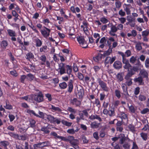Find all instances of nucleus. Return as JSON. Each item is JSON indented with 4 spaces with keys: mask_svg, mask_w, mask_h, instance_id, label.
<instances>
[{
    "mask_svg": "<svg viewBox=\"0 0 149 149\" xmlns=\"http://www.w3.org/2000/svg\"><path fill=\"white\" fill-rule=\"evenodd\" d=\"M119 138V143L122 145L123 148L125 149H130L131 146L130 143L132 141L129 139L126 138L125 135L123 134H120Z\"/></svg>",
    "mask_w": 149,
    "mask_h": 149,
    "instance_id": "obj_1",
    "label": "nucleus"
},
{
    "mask_svg": "<svg viewBox=\"0 0 149 149\" xmlns=\"http://www.w3.org/2000/svg\"><path fill=\"white\" fill-rule=\"evenodd\" d=\"M38 59L41 65H46L48 68H50V63L47 60V57L45 55H42L38 57Z\"/></svg>",
    "mask_w": 149,
    "mask_h": 149,
    "instance_id": "obj_2",
    "label": "nucleus"
},
{
    "mask_svg": "<svg viewBox=\"0 0 149 149\" xmlns=\"http://www.w3.org/2000/svg\"><path fill=\"white\" fill-rule=\"evenodd\" d=\"M97 81L102 89L106 92H108L109 90V88L107 86V84L104 81H102L100 79L98 78Z\"/></svg>",
    "mask_w": 149,
    "mask_h": 149,
    "instance_id": "obj_3",
    "label": "nucleus"
},
{
    "mask_svg": "<svg viewBox=\"0 0 149 149\" xmlns=\"http://www.w3.org/2000/svg\"><path fill=\"white\" fill-rule=\"evenodd\" d=\"M44 29H40V31L44 38H47L49 36L51 30L45 26H44Z\"/></svg>",
    "mask_w": 149,
    "mask_h": 149,
    "instance_id": "obj_4",
    "label": "nucleus"
},
{
    "mask_svg": "<svg viewBox=\"0 0 149 149\" xmlns=\"http://www.w3.org/2000/svg\"><path fill=\"white\" fill-rule=\"evenodd\" d=\"M77 40L80 46L84 48L88 47V45L84 38L82 36H78L77 37Z\"/></svg>",
    "mask_w": 149,
    "mask_h": 149,
    "instance_id": "obj_5",
    "label": "nucleus"
},
{
    "mask_svg": "<svg viewBox=\"0 0 149 149\" xmlns=\"http://www.w3.org/2000/svg\"><path fill=\"white\" fill-rule=\"evenodd\" d=\"M119 117L122 119V121L125 125H127L128 122L127 115L123 112H120L118 114Z\"/></svg>",
    "mask_w": 149,
    "mask_h": 149,
    "instance_id": "obj_6",
    "label": "nucleus"
},
{
    "mask_svg": "<svg viewBox=\"0 0 149 149\" xmlns=\"http://www.w3.org/2000/svg\"><path fill=\"white\" fill-rule=\"evenodd\" d=\"M48 108L49 109L51 110L52 112H55L58 113H61L62 110L58 107H55L54 105L49 104H48Z\"/></svg>",
    "mask_w": 149,
    "mask_h": 149,
    "instance_id": "obj_7",
    "label": "nucleus"
},
{
    "mask_svg": "<svg viewBox=\"0 0 149 149\" xmlns=\"http://www.w3.org/2000/svg\"><path fill=\"white\" fill-rule=\"evenodd\" d=\"M64 66L65 64L62 63H59L58 64V68L57 71L60 75H61L66 73V70Z\"/></svg>",
    "mask_w": 149,
    "mask_h": 149,
    "instance_id": "obj_8",
    "label": "nucleus"
},
{
    "mask_svg": "<svg viewBox=\"0 0 149 149\" xmlns=\"http://www.w3.org/2000/svg\"><path fill=\"white\" fill-rule=\"evenodd\" d=\"M34 100L38 102H40L43 101V95L41 92H39L37 95H35Z\"/></svg>",
    "mask_w": 149,
    "mask_h": 149,
    "instance_id": "obj_9",
    "label": "nucleus"
},
{
    "mask_svg": "<svg viewBox=\"0 0 149 149\" xmlns=\"http://www.w3.org/2000/svg\"><path fill=\"white\" fill-rule=\"evenodd\" d=\"M116 58L115 56H112V58L109 56L107 57L105 60L104 63L105 65H106L107 64L109 63L110 64L112 63L115 60Z\"/></svg>",
    "mask_w": 149,
    "mask_h": 149,
    "instance_id": "obj_10",
    "label": "nucleus"
},
{
    "mask_svg": "<svg viewBox=\"0 0 149 149\" xmlns=\"http://www.w3.org/2000/svg\"><path fill=\"white\" fill-rule=\"evenodd\" d=\"M70 104L76 107H79L81 104V102L76 98H74L70 100Z\"/></svg>",
    "mask_w": 149,
    "mask_h": 149,
    "instance_id": "obj_11",
    "label": "nucleus"
},
{
    "mask_svg": "<svg viewBox=\"0 0 149 149\" xmlns=\"http://www.w3.org/2000/svg\"><path fill=\"white\" fill-rule=\"evenodd\" d=\"M121 88L123 89V93L126 98H127L129 96L128 91L127 88L125 84L123 83L121 85Z\"/></svg>",
    "mask_w": 149,
    "mask_h": 149,
    "instance_id": "obj_12",
    "label": "nucleus"
},
{
    "mask_svg": "<svg viewBox=\"0 0 149 149\" xmlns=\"http://www.w3.org/2000/svg\"><path fill=\"white\" fill-rule=\"evenodd\" d=\"M118 29L116 27L115 25H112L111 28V29L109 32V34L112 36H115L116 35L115 33L116 32Z\"/></svg>",
    "mask_w": 149,
    "mask_h": 149,
    "instance_id": "obj_13",
    "label": "nucleus"
},
{
    "mask_svg": "<svg viewBox=\"0 0 149 149\" xmlns=\"http://www.w3.org/2000/svg\"><path fill=\"white\" fill-rule=\"evenodd\" d=\"M33 41L36 43V46L37 47H40L42 44L41 40L36 37L33 38Z\"/></svg>",
    "mask_w": 149,
    "mask_h": 149,
    "instance_id": "obj_14",
    "label": "nucleus"
},
{
    "mask_svg": "<svg viewBox=\"0 0 149 149\" xmlns=\"http://www.w3.org/2000/svg\"><path fill=\"white\" fill-rule=\"evenodd\" d=\"M124 6H125L124 10L126 12L127 14V15H130L131 14V10L130 7L131 6V5L124 3Z\"/></svg>",
    "mask_w": 149,
    "mask_h": 149,
    "instance_id": "obj_15",
    "label": "nucleus"
},
{
    "mask_svg": "<svg viewBox=\"0 0 149 149\" xmlns=\"http://www.w3.org/2000/svg\"><path fill=\"white\" fill-rule=\"evenodd\" d=\"M134 81L135 83H138L139 85L143 84V78L142 77L140 76L137 78H135L134 79Z\"/></svg>",
    "mask_w": 149,
    "mask_h": 149,
    "instance_id": "obj_16",
    "label": "nucleus"
},
{
    "mask_svg": "<svg viewBox=\"0 0 149 149\" xmlns=\"http://www.w3.org/2000/svg\"><path fill=\"white\" fill-rule=\"evenodd\" d=\"M8 45V42L6 41L5 40L2 41L0 43V46L2 50L3 51L5 50L7 46Z\"/></svg>",
    "mask_w": 149,
    "mask_h": 149,
    "instance_id": "obj_17",
    "label": "nucleus"
},
{
    "mask_svg": "<svg viewBox=\"0 0 149 149\" xmlns=\"http://www.w3.org/2000/svg\"><path fill=\"white\" fill-rule=\"evenodd\" d=\"M6 109L8 110H11L13 109L12 106L8 100H6V104L3 106Z\"/></svg>",
    "mask_w": 149,
    "mask_h": 149,
    "instance_id": "obj_18",
    "label": "nucleus"
},
{
    "mask_svg": "<svg viewBox=\"0 0 149 149\" xmlns=\"http://www.w3.org/2000/svg\"><path fill=\"white\" fill-rule=\"evenodd\" d=\"M73 81L72 80L69 81L68 84V91L70 93L72 91L73 86Z\"/></svg>",
    "mask_w": 149,
    "mask_h": 149,
    "instance_id": "obj_19",
    "label": "nucleus"
},
{
    "mask_svg": "<svg viewBox=\"0 0 149 149\" xmlns=\"http://www.w3.org/2000/svg\"><path fill=\"white\" fill-rule=\"evenodd\" d=\"M113 66L116 69H119L122 67L121 63L119 61H116L114 63Z\"/></svg>",
    "mask_w": 149,
    "mask_h": 149,
    "instance_id": "obj_20",
    "label": "nucleus"
},
{
    "mask_svg": "<svg viewBox=\"0 0 149 149\" xmlns=\"http://www.w3.org/2000/svg\"><path fill=\"white\" fill-rule=\"evenodd\" d=\"M7 33L10 37H15L16 36V33L15 31L10 29H7Z\"/></svg>",
    "mask_w": 149,
    "mask_h": 149,
    "instance_id": "obj_21",
    "label": "nucleus"
},
{
    "mask_svg": "<svg viewBox=\"0 0 149 149\" xmlns=\"http://www.w3.org/2000/svg\"><path fill=\"white\" fill-rule=\"evenodd\" d=\"M89 118L91 120H94V119H97L99 121H102V119L101 118L98 116L96 114L95 115H91L89 117Z\"/></svg>",
    "mask_w": 149,
    "mask_h": 149,
    "instance_id": "obj_22",
    "label": "nucleus"
},
{
    "mask_svg": "<svg viewBox=\"0 0 149 149\" xmlns=\"http://www.w3.org/2000/svg\"><path fill=\"white\" fill-rule=\"evenodd\" d=\"M34 57V55L33 53L29 52L26 54L25 58L27 60L30 61V59L33 58Z\"/></svg>",
    "mask_w": 149,
    "mask_h": 149,
    "instance_id": "obj_23",
    "label": "nucleus"
},
{
    "mask_svg": "<svg viewBox=\"0 0 149 149\" xmlns=\"http://www.w3.org/2000/svg\"><path fill=\"white\" fill-rule=\"evenodd\" d=\"M67 73L70 76L71 75L72 76V75L71 74L72 72V68L71 66L68 65H67L66 66Z\"/></svg>",
    "mask_w": 149,
    "mask_h": 149,
    "instance_id": "obj_24",
    "label": "nucleus"
},
{
    "mask_svg": "<svg viewBox=\"0 0 149 149\" xmlns=\"http://www.w3.org/2000/svg\"><path fill=\"white\" fill-rule=\"evenodd\" d=\"M106 42V40L105 37H103L101 38L100 41V42L101 44L99 46V47L103 48L104 46V43H105Z\"/></svg>",
    "mask_w": 149,
    "mask_h": 149,
    "instance_id": "obj_25",
    "label": "nucleus"
},
{
    "mask_svg": "<svg viewBox=\"0 0 149 149\" xmlns=\"http://www.w3.org/2000/svg\"><path fill=\"white\" fill-rule=\"evenodd\" d=\"M116 1L115 2L116 8H114L115 11L116 10V8H120L122 5V3L119 0Z\"/></svg>",
    "mask_w": 149,
    "mask_h": 149,
    "instance_id": "obj_26",
    "label": "nucleus"
},
{
    "mask_svg": "<svg viewBox=\"0 0 149 149\" xmlns=\"http://www.w3.org/2000/svg\"><path fill=\"white\" fill-rule=\"evenodd\" d=\"M9 145V143L7 141H2L0 142V146L4 147L6 149H7V146Z\"/></svg>",
    "mask_w": 149,
    "mask_h": 149,
    "instance_id": "obj_27",
    "label": "nucleus"
},
{
    "mask_svg": "<svg viewBox=\"0 0 149 149\" xmlns=\"http://www.w3.org/2000/svg\"><path fill=\"white\" fill-rule=\"evenodd\" d=\"M140 74L143 77H148V73L145 70H141L140 72Z\"/></svg>",
    "mask_w": 149,
    "mask_h": 149,
    "instance_id": "obj_28",
    "label": "nucleus"
},
{
    "mask_svg": "<svg viewBox=\"0 0 149 149\" xmlns=\"http://www.w3.org/2000/svg\"><path fill=\"white\" fill-rule=\"evenodd\" d=\"M103 56V55L101 54H98L96 57L94 58V60L96 62H98L101 59Z\"/></svg>",
    "mask_w": 149,
    "mask_h": 149,
    "instance_id": "obj_29",
    "label": "nucleus"
},
{
    "mask_svg": "<svg viewBox=\"0 0 149 149\" xmlns=\"http://www.w3.org/2000/svg\"><path fill=\"white\" fill-rule=\"evenodd\" d=\"M108 115L111 117L115 115V111L113 108L111 107L110 109L108 111Z\"/></svg>",
    "mask_w": 149,
    "mask_h": 149,
    "instance_id": "obj_30",
    "label": "nucleus"
},
{
    "mask_svg": "<svg viewBox=\"0 0 149 149\" xmlns=\"http://www.w3.org/2000/svg\"><path fill=\"white\" fill-rule=\"evenodd\" d=\"M54 118V116L50 115H47V118L50 122V123H53Z\"/></svg>",
    "mask_w": 149,
    "mask_h": 149,
    "instance_id": "obj_31",
    "label": "nucleus"
},
{
    "mask_svg": "<svg viewBox=\"0 0 149 149\" xmlns=\"http://www.w3.org/2000/svg\"><path fill=\"white\" fill-rule=\"evenodd\" d=\"M59 86L60 88L61 89H65L66 88L67 86V84L64 82L60 83Z\"/></svg>",
    "mask_w": 149,
    "mask_h": 149,
    "instance_id": "obj_32",
    "label": "nucleus"
},
{
    "mask_svg": "<svg viewBox=\"0 0 149 149\" xmlns=\"http://www.w3.org/2000/svg\"><path fill=\"white\" fill-rule=\"evenodd\" d=\"M136 60L137 56H133L130 58V61L131 63L134 64L136 62Z\"/></svg>",
    "mask_w": 149,
    "mask_h": 149,
    "instance_id": "obj_33",
    "label": "nucleus"
},
{
    "mask_svg": "<svg viewBox=\"0 0 149 149\" xmlns=\"http://www.w3.org/2000/svg\"><path fill=\"white\" fill-rule=\"evenodd\" d=\"M38 113L39 115L36 114V117L40 118H44L46 115L45 113L40 111H39Z\"/></svg>",
    "mask_w": 149,
    "mask_h": 149,
    "instance_id": "obj_34",
    "label": "nucleus"
},
{
    "mask_svg": "<svg viewBox=\"0 0 149 149\" xmlns=\"http://www.w3.org/2000/svg\"><path fill=\"white\" fill-rule=\"evenodd\" d=\"M141 45V42H138V43L136 44L135 47L137 50L140 51L142 49V47Z\"/></svg>",
    "mask_w": 149,
    "mask_h": 149,
    "instance_id": "obj_35",
    "label": "nucleus"
},
{
    "mask_svg": "<svg viewBox=\"0 0 149 149\" xmlns=\"http://www.w3.org/2000/svg\"><path fill=\"white\" fill-rule=\"evenodd\" d=\"M100 21L104 24H105L107 23L109 21L105 17H103L100 18Z\"/></svg>",
    "mask_w": 149,
    "mask_h": 149,
    "instance_id": "obj_36",
    "label": "nucleus"
},
{
    "mask_svg": "<svg viewBox=\"0 0 149 149\" xmlns=\"http://www.w3.org/2000/svg\"><path fill=\"white\" fill-rule=\"evenodd\" d=\"M26 111L27 113L29 114L31 116L34 115L36 116V114L35 112L34 111L29 109H27Z\"/></svg>",
    "mask_w": 149,
    "mask_h": 149,
    "instance_id": "obj_37",
    "label": "nucleus"
},
{
    "mask_svg": "<svg viewBox=\"0 0 149 149\" xmlns=\"http://www.w3.org/2000/svg\"><path fill=\"white\" fill-rule=\"evenodd\" d=\"M127 20L130 23L132 22H134L135 21V19L131 15H129L127 16Z\"/></svg>",
    "mask_w": 149,
    "mask_h": 149,
    "instance_id": "obj_38",
    "label": "nucleus"
},
{
    "mask_svg": "<svg viewBox=\"0 0 149 149\" xmlns=\"http://www.w3.org/2000/svg\"><path fill=\"white\" fill-rule=\"evenodd\" d=\"M61 122V119L57 117H55L53 123L59 124Z\"/></svg>",
    "mask_w": 149,
    "mask_h": 149,
    "instance_id": "obj_39",
    "label": "nucleus"
},
{
    "mask_svg": "<svg viewBox=\"0 0 149 149\" xmlns=\"http://www.w3.org/2000/svg\"><path fill=\"white\" fill-rule=\"evenodd\" d=\"M126 80V84L128 86L131 85L132 84V79H125Z\"/></svg>",
    "mask_w": 149,
    "mask_h": 149,
    "instance_id": "obj_40",
    "label": "nucleus"
},
{
    "mask_svg": "<svg viewBox=\"0 0 149 149\" xmlns=\"http://www.w3.org/2000/svg\"><path fill=\"white\" fill-rule=\"evenodd\" d=\"M141 137L144 141H146L147 139V133L142 132L140 134Z\"/></svg>",
    "mask_w": 149,
    "mask_h": 149,
    "instance_id": "obj_41",
    "label": "nucleus"
},
{
    "mask_svg": "<svg viewBox=\"0 0 149 149\" xmlns=\"http://www.w3.org/2000/svg\"><path fill=\"white\" fill-rule=\"evenodd\" d=\"M149 34V29H147L142 32V36H147Z\"/></svg>",
    "mask_w": 149,
    "mask_h": 149,
    "instance_id": "obj_42",
    "label": "nucleus"
},
{
    "mask_svg": "<svg viewBox=\"0 0 149 149\" xmlns=\"http://www.w3.org/2000/svg\"><path fill=\"white\" fill-rule=\"evenodd\" d=\"M139 100L141 101H144L146 99L145 96L142 95H140L138 97Z\"/></svg>",
    "mask_w": 149,
    "mask_h": 149,
    "instance_id": "obj_43",
    "label": "nucleus"
},
{
    "mask_svg": "<svg viewBox=\"0 0 149 149\" xmlns=\"http://www.w3.org/2000/svg\"><path fill=\"white\" fill-rule=\"evenodd\" d=\"M41 130L45 134H48L49 132V131L48 130L47 127H43L41 129Z\"/></svg>",
    "mask_w": 149,
    "mask_h": 149,
    "instance_id": "obj_44",
    "label": "nucleus"
},
{
    "mask_svg": "<svg viewBox=\"0 0 149 149\" xmlns=\"http://www.w3.org/2000/svg\"><path fill=\"white\" fill-rule=\"evenodd\" d=\"M77 77L80 80L84 81V77L81 73L79 72H78L77 73Z\"/></svg>",
    "mask_w": 149,
    "mask_h": 149,
    "instance_id": "obj_45",
    "label": "nucleus"
},
{
    "mask_svg": "<svg viewBox=\"0 0 149 149\" xmlns=\"http://www.w3.org/2000/svg\"><path fill=\"white\" fill-rule=\"evenodd\" d=\"M29 121L31 127H34L36 123L35 121L34 120L31 119H30Z\"/></svg>",
    "mask_w": 149,
    "mask_h": 149,
    "instance_id": "obj_46",
    "label": "nucleus"
},
{
    "mask_svg": "<svg viewBox=\"0 0 149 149\" xmlns=\"http://www.w3.org/2000/svg\"><path fill=\"white\" fill-rule=\"evenodd\" d=\"M45 25H48V24L50 22V21L48 19H43L42 22Z\"/></svg>",
    "mask_w": 149,
    "mask_h": 149,
    "instance_id": "obj_47",
    "label": "nucleus"
},
{
    "mask_svg": "<svg viewBox=\"0 0 149 149\" xmlns=\"http://www.w3.org/2000/svg\"><path fill=\"white\" fill-rule=\"evenodd\" d=\"M116 96L119 99L121 97L120 92L118 90H116L115 91Z\"/></svg>",
    "mask_w": 149,
    "mask_h": 149,
    "instance_id": "obj_48",
    "label": "nucleus"
},
{
    "mask_svg": "<svg viewBox=\"0 0 149 149\" xmlns=\"http://www.w3.org/2000/svg\"><path fill=\"white\" fill-rule=\"evenodd\" d=\"M62 123L67 126H70L72 125V123L68 122L64 120H62L61 121Z\"/></svg>",
    "mask_w": 149,
    "mask_h": 149,
    "instance_id": "obj_49",
    "label": "nucleus"
},
{
    "mask_svg": "<svg viewBox=\"0 0 149 149\" xmlns=\"http://www.w3.org/2000/svg\"><path fill=\"white\" fill-rule=\"evenodd\" d=\"M128 127L130 130L132 132H133L135 131V128L134 125L130 124L128 126Z\"/></svg>",
    "mask_w": 149,
    "mask_h": 149,
    "instance_id": "obj_50",
    "label": "nucleus"
},
{
    "mask_svg": "<svg viewBox=\"0 0 149 149\" xmlns=\"http://www.w3.org/2000/svg\"><path fill=\"white\" fill-rule=\"evenodd\" d=\"M57 56L60 57V60L62 62L64 61L66 58V57L65 58L63 55H61L60 54H58Z\"/></svg>",
    "mask_w": 149,
    "mask_h": 149,
    "instance_id": "obj_51",
    "label": "nucleus"
},
{
    "mask_svg": "<svg viewBox=\"0 0 149 149\" xmlns=\"http://www.w3.org/2000/svg\"><path fill=\"white\" fill-rule=\"evenodd\" d=\"M91 127L93 128H96L98 127V124L95 122H93L91 124Z\"/></svg>",
    "mask_w": 149,
    "mask_h": 149,
    "instance_id": "obj_52",
    "label": "nucleus"
},
{
    "mask_svg": "<svg viewBox=\"0 0 149 149\" xmlns=\"http://www.w3.org/2000/svg\"><path fill=\"white\" fill-rule=\"evenodd\" d=\"M30 97L31 96L29 95H28L23 97H21L20 98V99H24L25 100L28 101H29V100L31 99Z\"/></svg>",
    "mask_w": 149,
    "mask_h": 149,
    "instance_id": "obj_53",
    "label": "nucleus"
},
{
    "mask_svg": "<svg viewBox=\"0 0 149 149\" xmlns=\"http://www.w3.org/2000/svg\"><path fill=\"white\" fill-rule=\"evenodd\" d=\"M118 14L122 17H124L125 15V12L122 9H120L118 12Z\"/></svg>",
    "mask_w": 149,
    "mask_h": 149,
    "instance_id": "obj_54",
    "label": "nucleus"
},
{
    "mask_svg": "<svg viewBox=\"0 0 149 149\" xmlns=\"http://www.w3.org/2000/svg\"><path fill=\"white\" fill-rule=\"evenodd\" d=\"M47 46H45L42 47L40 48V51L41 52H45L46 50L47 49Z\"/></svg>",
    "mask_w": 149,
    "mask_h": 149,
    "instance_id": "obj_55",
    "label": "nucleus"
},
{
    "mask_svg": "<svg viewBox=\"0 0 149 149\" xmlns=\"http://www.w3.org/2000/svg\"><path fill=\"white\" fill-rule=\"evenodd\" d=\"M84 94V91L82 89H80L78 91V95L80 97H82Z\"/></svg>",
    "mask_w": 149,
    "mask_h": 149,
    "instance_id": "obj_56",
    "label": "nucleus"
},
{
    "mask_svg": "<svg viewBox=\"0 0 149 149\" xmlns=\"http://www.w3.org/2000/svg\"><path fill=\"white\" fill-rule=\"evenodd\" d=\"M10 74L11 75L15 77H17L18 75L16 71L15 70H13V71H10Z\"/></svg>",
    "mask_w": 149,
    "mask_h": 149,
    "instance_id": "obj_57",
    "label": "nucleus"
},
{
    "mask_svg": "<svg viewBox=\"0 0 149 149\" xmlns=\"http://www.w3.org/2000/svg\"><path fill=\"white\" fill-rule=\"evenodd\" d=\"M93 137L96 140H97L99 139L98 133L97 132H94L93 134Z\"/></svg>",
    "mask_w": 149,
    "mask_h": 149,
    "instance_id": "obj_58",
    "label": "nucleus"
},
{
    "mask_svg": "<svg viewBox=\"0 0 149 149\" xmlns=\"http://www.w3.org/2000/svg\"><path fill=\"white\" fill-rule=\"evenodd\" d=\"M17 139L19 140H22L23 141L25 140L26 139V136L25 135L19 136L18 135V137H17Z\"/></svg>",
    "mask_w": 149,
    "mask_h": 149,
    "instance_id": "obj_59",
    "label": "nucleus"
},
{
    "mask_svg": "<svg viewBox=\"0 0 149 149\" xmlns=\"http://www.w3.org/2000/svg\"><path fill=\"white\" fill-rule=\"evenodd\" d=\"M140 89V88L139 87H137L135 88L134 91V94L135 95H137L139 93Z\"/></svg>",
    "mask_w": 149,
    "mask_h": 149,
    "instance_id": "obj_60",
    "label": "nucleus"
},
{
    "mask_svg": "<svg viewBox=\"0 0 149 149\" xmlns=\"http://www.w3.org/2000/svg\"><path fill=\"white\" fill-rule=\"evenodd\" d=\"M67 110L69 111L74 113L76 112V111L75 110V109H73L71 107H68Z\"/></svg>",
    "mask_w": 149,
    "mask_h": 149,
    "instance_id": "obj_61",
    "label": "nucleus"
},
{
    "mask_svg": "<svg viewBox=\"0 0 149 149\" xmlns=\"http://www.w3.org/2000/svg\"><path fill=\"white\" fill-rule=\"evenodd\" d=\"M145 66L146 68H148L149 67V58H147L145 61Z\"/></svg>",
    "mask_w": 149,
    "mask_h": 149,
    "instance_id": "obj_62",
    "label": "nucleus"
},
{
    "mask_svg": "<svg viewBox=\"0 0 149 149\" xmlns=\"http://www.w3.org/2000/svg\"><path fill=\"white\" fill-rule=\"evenodd\" d=\"M117 78L118 79V81H122L123 80V77L121 74H118L116 76Z\"/></svg>",
    "mask_w": 149,
    "mask_h": 149,
    "instance_id": "obj_63",
    "label": "nucleus"
},
{
    "mask_svg": "<svg viewBox=\"0 0 149 149\" xmlns=\"http://www.w3.org/2000/svg\"><path fill=\"white\" fill-rule=\"evenodd\" d=\"M59 81V80L57 78H54L52 79V82L55 85L58 84Z\"/></svg>",
    "mask_w": 149,
    "mask_h": 149,
    "instance_id": "obj_64",
    "label": "nucleus"
}]
</instances>
